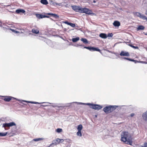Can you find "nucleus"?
<instances>
[{"label":"nucleus","instance_id":"nucleus-42","mask_svg":"<svg viewBox=\"0 0 147 147\" xmlns=\"http://www.w3.org/2000/svg\"><path fill=\"white\" fill-rule=\"evenodd\" d=\"M21 33H23V32H21Z\"/></svg>","mask_w":147,"mask_h":147},{"label":"nucleus","instance_id":"nucleus-14","mask_svg":"<svg viewBox=\"0 0 147 147\" xmlns=\"http://www.w3.org/2000/svg\"><path fill=\"white\" fill-rule=\"evenodd\" d=\"M63 23H64L66 24H67L68 25L72 27H74L76 26L75 24L69 22L67 21L64 22Z\"/></svg>","mask_w":147,"mask_h":147},{"label":"nucleus","instance_id":"nucleus-33","mask_svg":"<svg viewBox=\"0 0 147 147\" xmlns=\"http://www.w3.org/2000/svg\"><path fill=\"white\" fill-rule=\"evenodd\" d=\"M140 147H147V143H145L142 146Z\"/></svg>","mask_w":147,"mask_h":147},{"label":"nucleus","instance_id":"nucleus-12","mask_svg":"<svg viewBox=\"0 0 147 147\" xmlns=\"http://www.w3.org/2000/svg\"><path fill=\"white\" fill-rule=\"evenodd\" d=\"M142 117L144 120L146 121H147V111L143 113Z\"/></svg>","mask_w":147,"mask_h":147},{"label":"nucleus","instance_id":"nucleus-37","mask_svg":"<svg viewBox=\"0 0 147 147\" xmlns=\"http://www.w3.org/2000/svg\"><path fill=\"white\" fill-rule=\"evenodd\" d=\"M10 30L14 33H15V31H16L13 29H10Z\"/></svg>","mask_w":147,"mask_h":147},{"label":"nucleus","instance_id":"nucleus-32","mask_svg":"<svg viewBox=\"0 0 147 147\" xmlns=\"http://www.w3.org/2000/svg\"><path fill=\"white\" fill-rule=\"evenodd\" d=\"M113 35L112 33H108V34L107 36L108 37H112Z\"/></svg>","mask_w":147,"mask_h":147},{"label":"nucleus","instance_id":"nucleus-11","mask_svg":"<svg viewBox=\"0 0 147 147\" xmlns=\"http://www.w3.org/2000/svg\"><path fill=\"white\" fill-rule=\"evenodd\" d=\"M120 55L121 56H129V54L128 52H125L123 51H122L120 54Z\"/></svg>","mask_w":147,"mask_h":147},{"label":"nucleus","instance_id":"nucleus-6","mask_svg":"<svg viewBox=\"0 0 147 147\" xmlns=\"http://www.w3.org/2000/svg\"><path fill=\"white\" fill-rule=\"evenodd\" d=\"M84 48L87 49L91 51H97L100 53L101 52L100 50L97 47H84Z\"/></svg>","mask_w":147,"mask_h":147},{"label":"nucleus","instance_id":"nucleus-26","mask_svg":"<svg viewBox=\"0 0 147 147\" xmlns=\"http://www.w3.org/2000/svg\"><path fill=\"white\" fill-rule=\"evenodd\" d=\"M56 131L57 133H59L62 131V129L58 128L56 129Z\"/></svg>","mask_w":147,"mask_h":147},{"label":"nucleus","instance_id":"nucleus-23","mask_svg":"<svg viewBox=\"0 0 147 147\" xmlns=\"http://www.w3.org/2000/svg\"><path fill=\"white\" fill-rule=\"evenodd\" d=\"M43 139L42 138H38L34 139L33 140V141L35 142H37L39 141L42 140Z\"/></svg>","mask_w":147,"mask_h":147},{"label":"nucleus","instance_id":"nucleus-15","mask_svg":"<svg viewBox=\"0 0 147 147\" xmlns=\"http://www.w3.org/2000/svg\"><path fill=\"white\" fill-rule=\"evenodd\" d=\"M113 24V25L115 26L119 27L120 26V22L117 21H115Z\"/></svg>","mask_w":147,"mask_h":147},{"label":"nucleus","instance_id":"nucleus-16","mask_svg":"<svg viewBox=\"0 0 147 147\" xmlns=\"http://www.w3.org/2000/svg\"><path fill=\"white\" fill-rule=\"evenodd\" d=\"M32 32L33 33L35 34H38L39 32V30L38 29L36 28L32 29Z\"/></svg>","mask_w":147,"mask_h":147},{"label":"nucleus","instance_id":"nucleus-20","mask_svg":"<svg viewBox=\"0 0 147 147\" xmlns=\"http://www.w3.org/2000/svg\"><path fill=\"white\" fill-rule=\"evenodd\" d=\"M79 40V37H76V38H73L72 39V41L74 42H76Z\"/></svg>","mask_w":147,"mask_h":147},{"label":"nucleus","instance_id":"nucleus-36","mask_svg":"<svg viewBox=\"0 0 147 147\" xmlns=\"http://www.w3.org/2000/svg\"><path fill=\"white\" fill-rule=\"evenodd\" d=\"M134 113H131L130 115V116L131 117H132L134 116Z\"/></svg>","mask_w":147,"mask_h":147},{"label":"nucleus","instance_id":"nucleus-19","mask_svg":"<svg viewBox=\"0 0 147 147\" xmlns=\"http://www.w3.org/2000/svg\"><path fill=\"white\" fill-rule=\"evenodd\" d=\"M16 12L18 13H19L21 12L24 13L25 12V11L23 9H17L16 10Z\"/></svg>","mask_w":147,"mask_h":147},{"label":"nucleus","instance_id":"nucleus-30","mask_svg":"<svg viewBox=\"0 0 147 147\" xmlns=\"http://www.w3.org/2000/svg\"><path fill=\"white\" fill-rule=\"evenodd\" d=\"M23 102H28V103H34V104H37V103H38V102H31V101H28V102H27V101H26L25 100H23Z\"/></svg>","mask_w":147,"mask_h":147},{"label":"nucleus","instance_id":"nucleus-40","mask_svg":"<svg viewBox=\"0 0 147 147\" xmlns=\"http://www.w3.org/2000/svg\"><path fill=\"white\" fill-rule=\"evenodd\" d=\"M93 2L94 3H95L96 2V1L95 0H94L93 1Z\"/></svg>","mask_w":147,"mask_h":147},{"label":"nucleus","instance_id":"nucleus-21","mask_svg":"<svg viewBox=\"0 0 147 147\" xmlns=\"http://www.w3.org/2000/svg\"><path fill=\"white\" fill-rule=\"evenodd\" d=\"M81 40L85 44H87L88 43V41L86 38H82L81 39Z\"/></svg>","mask_w":147,"mask_h":147},{"label":"nucleus","instance_id":"nucleus-31","mask_svg":"<svg viewBox=\"0 0 147 147\" xmlns=\"http://www.w3.org/2000/svg\"><path fill=\"white\" fill-rule=\"evenodd\" d=\"M130 61L134 62V63H136L137 62H139L138 61H137L136 60H134L133 59H130Z\"/></svg>","mask_w":147,"mask_h":147},{"label":"nucleus","instance_id":"nucleus-8","mask_svg":"<svg viewBox=\"0 0 147 147\" xmlns=\"http://www.w3.org/2000/svg\"><path fill=\"white\" fill-rule=\"evenodd\" d=\"M35 15L36 17L39 19H42L43 18H49V16L47 15H43L42 14L38 13L36 14Z\"/></svg>","mask_w":147,"mask_h":147},{"label":"nucleus","instance_id":"nucleus-34","mask_svg":"<svg viewBox=\"0 0 147 147\" xmlns=\"http://www.w3.org/2000/svg\"><path fill=\"white\" fill-rule=\"evenodd\" d=\"M121 58L122 59H124L127 60L129 61H130V58H127V57H122V58Z\"/></svg>","mask_w":147,"mask_h":147},{"label":"nucleus","instance_id":"nucleus-5","mask_svg":"<svg viewBox=\"0 0 147 147\" xmlns=\"http://www.w3.org/2000/svg\"><path fill=\"white\" fill-rule=\"evenodd\" d=\"M16 125L15 123L13 122H11L9 123H5L3 124V127H4L5 130H7L8 127L13 126Z\"/></svg>","mask_w":147,"mask_h":147},{"label":"nucleus","instance_id":"nucleus-10","mask_svg":"<svg viewBox=\"0 0 147 147\" xmlns=\"http://www.w3.org/2000/svg\"><path fill=\"white\" fill-rule=\"evenodd\" d=\"M46 14L47 15L52 16L53 17L56 19H58L59 18V16L58 15L56 14L49 13H46Z\"/></svg>","mask_w":147,"mask_h":147},{"label":"nucleus","instance_id":"nucleus-38","mask_svg":"<svg viewBox=\"0 0 147 147\" xmlns=\"http://www.w3.org/2000/svg\"><path fill=\"white\" fill-rule=\"evenodd\" d=\"M20 33V32H19L17 31H16L15 32V33Z\"/></svg>","mask_w":147,"mask_h":147},{"label":"nucleus","instance_id":"nucleus-7","mask_svg":"<svg viewBox=\"0 0 147 147\" xmlns=\"http://www.w3.org/2000/svg\"><path fill=\"white\" fill-rule=\"evenodd\" d=\"M136 16H138V17H140V18H142L143 20H144L145 18L144 17H146V16H145L144 15H142L139 12H134L133 13Z\"/></svg>","mask_w":147,"mask_h":147},{"label":"nucleus","instance_id":"nucleus-1","mask_svg":"<svg viewBox=\"0 0 147 147\" xmlns=\"http://www.w3.org/2000/svg\"><path fill=\"white\" fill-rule=\"evenodd\" d=\"M71 7L74 10L77 12L81 13H84L88 14H93L92 11L91 10L86 8H80V7L76 5L72 6Z\"/></svg>","mask_w":147,"mask_h":147},{"label":"nucleus","instance_id":"nucleus-3","mask_svg":"<svg viewBox=\"0 0 147 147\" xmlns=\"http://www.w3.org/2000/svg\"><path fill=\"white\" fill-rule=\"evenodd\" d=\"M118 107L117 106H110L105 107L103 109L104 111L106 113H110L115 110Z\"/></svg>","mask_w":147,"mask_h":147},{"label":"nucleus","instance_id":"nucleus-22","mask_svg":"<svg viewBox=\"0 0 147 147\" xmlns=\"http://www.w3.org/2000/svg\"><path fill=\"white\" fill-rule=\"evenodd\" d=\"M144 29V27L142 25L139 26L138 28L137 29L138 30H143Z\"/></svg>","mask_w":147,"mask_h":147},{"label":"nucleus","instance_id":"nucleus-24","mask_svg":"<svg viewBox=\"0 0 147 147\" xmlns=\"http://www.w3.org/2000/svg\"><path fill=\"white\" fill-rule=\"evenodd\" d=\"M82 128V125L80 124L79 125L78 127V131H81Z\"/></svg>","mask_w":147,"mask_h":147},{"label":"nucleus","instance_id":"nucleus-13","mask_svg":"<svg viewBox=\"0 0 147 147\" xmlns=\"http://www.w3.org/2000/svg\"><path fill=\"white\" fill-rule=\"evenodd\" d=\"M13 98L11 96H5L4 97L3 100L5 101L9 102Z\"/></svg>","mask_w":147,"mask_h":147},{"label":"nucleus","instance_id":"nucleus-9","mask_svg":"<svg viewBox=\"0 0 147 147\" xmlns=\"http://www.w3.org/2000/svg\"><path fill=\"white\" fill-rule=\"evenodd\" d=\"M60 143L59 140V138H57L56 140L53 141L52 143L50 144V145L48 146V147H50L51 146H53V145H56L57 144H59Z\"/></svg>","mask_w":147,"mask_h":147},{"label":"nucleus","instance_id":"nucleus-27","mask_svg":"<svg viewBox=\"0 0 147 147\" xmlns=\"http://www.w3.org/2000/svg\"><path fill=\"white\" fill-rule=\"evenodd\" d=\"M77 134L78 136H82V134L81 133V131H78V132L77 133Z\"/></svg>","mask_w":147,"mask_h":147},{"label":"nucleus","instance_id":"nucleus-39","mask_svg":"<svg viewBox=\"0 0 147 147\" xmlns=\"http://www.w3.org/2000/svg\"><path fill=\"white\" fill-rule=\"evenodd\" d=\"M144 18H145L144 20H146V21H147V17H144Z\"/></svg>","mask_w":147,"mask_h":147},{"label":"nucleus","instance_id":"nucleus-2","mask_svg":"<svg viewBox=\"0 0 147 147\" xmlns=\"http://www.w3.org/2000/svg\"><path fill=\"white\" fill-rule=\"evenodd\" d=\"M121 141L127 144H130L131 141L129 139L131 137L130 134L127 131H123L121 135Z\"/></svg>","mask_w":147,"mask_h":147},{"label":"nucleus","instance_id":"nucleus-28","mask_svg":"<svg viewBox=\"0 0 147 147\" xmlns=\"http://www.w3.org/2000/svg\"><path fill=\"white\" fill-rule=\"evenodd\" d=\"M129 45V46H130L131 47H132L133 48H134L135 49H138V47H137V46H134L133 45Z\"/></svg>","mask_w":147,"mask_h":147},{"label":"nucleus","instance_id":"nucleus-18","mask_svg":"<svg viewBox=\"0 0 147 147\" xmlns=\"http://www.w3.org/2000/svg\"><path fill=\"white\" fill-rule=\"evenodd\" d=\"M40 2L41 3L45 5L48 4V2L47 0H41Z\"/></svg>","mask_w":147,"mask_h":147},{"label":"nucleus","instance_id":"nucleus-41","mask_svg":"<svg viewBox=\"0 0 147 147\" xmlns=\"http://www.w3.org/2000/svg\"><path fill=\"white\" fill-rule=\"evenodd\" d=\"M51 20H53L52 18H51Z\"/></svg>","mask_w":147,"mask_h":147},{"label":"nucleus","instance_id":"nucleus-17","mask_svg":"<svg viewBox=\"0 0 147 147\" xmlns=\"http://www.w3.org/2000/svg\"><path fill=\"white\" fill-rule=\"evenodd\" d=\"M99 36L103 38H106L107 37V36L105 33H101L100 34Z\"/></svg>","mask_w":147,"mask_h":147},{"label":"nucleus","instance_id":"nucleus-4","mask_svg":"<svg viewBox=\"0 0 147 147\" xmlns=\"http://www.w3.org/2000/svg\"><path fill=\"white\" fill-rule=\"evenodd\" d=\"M86 104L90 106V108L95 110H99L102 108L101 106L98 105L93 104L89 103H87Z\"/></svg>","mask_w":147,"mask_h":147},{"label":"nucleus","instance_id":"nucleus-35","mask_svg":"<svg viewBox=\"0 0 147 147\" xmlns=\"http://www.w3.org/2000/svg\"><path fill=\"white\" fill-rule=\"evenodd\" d=\"M59 142H63L64 141V140L63 139H60L59 138Z\"/></svg>","mask_w":147,"mask_h":147},{"label":"nucleus","instance_id":"nucleus-29","mask_svg":"<svg viewBox=\"0 0 147 147\" xmlns=\"http://www.w3.org/2000/svg\"><path fill=\"white\" fill-rule=\"evenodd\" d=\"M53 4L54 5H59V6H60L61 5V3H53Z\"/></svg>","mask_w":147,"mask_h":147},{"label":"nucleus","instance_id":"nucleus-25","mask_svg":"<svg viewBox=\"0 0 147 147\" xmlns=\"http://www.w3.org/2000/svg\"><path fill=\"white\" fill-rule=\"evenodd\" d=\"M7 134V132L0 133V136H6Z\"/></svg>","mask_w":147,"mask_h":147}]
</instances>
